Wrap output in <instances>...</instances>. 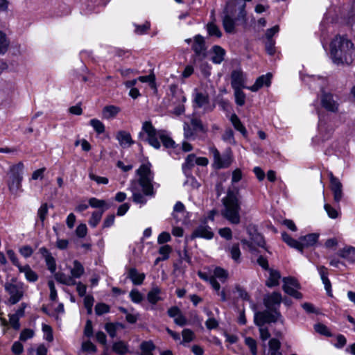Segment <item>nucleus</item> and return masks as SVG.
<instances>
[{"mask_svg": "<svg viewBox=\"0 0 355 355\" xmlns=\"http://www.w3.org/2000/svg\"><path fill=\"white\" fill-rule=\"evenodd\" d=\"M246 3L241 0H229L223 10L222 24L227 33H235L241 23H247Z\"/></svg>", "mask_w": 355, "mask_h": 355, "instance_id": "nucleus-1", "label": "nucleus"}, {"mask_svg": "<svg viewBox=\"0 0 355 355\" xmlns=\"http://www.w3.org/2000/svg\"><path fill=\"white\" fill-rule=\"evenodd\" d=\"M330 53L334 63L349 64L353 61L355 47L347 37L336 35L330 43Z\"/></svg>", "mask_w": 355, "mask_h": 355, "instance_id": "nucleus-2", "label": "nucleus"}, {"mask_svg": "<svg viewBox=\"0 0 355 355\" xmlns=\"http://www.w3.org/2000/svg\"><path fill=\"white\" fill-rule=\"evenodd\" d=\"M224 209L222 210V215L232 224L240 223V203L236 193L229 191L227 196L223 199Z\"/></svg>", "mask_w": 355, "mask_h": 355, "instance_id": "nucleus-3", "label": "nucleus"}, {"mask_svg": "<svg viewBox=\"0 0 355 355\" xmlns=\"http://www.w3.org/2000/svg\"><path fill=\"white\" fill-rule=\"evenodd\" d=\"M150 164H144L137 170V174L139 175L138 182L142 187L144 194L153 196L154 195L153 180L154 178L153 173L150 170Z\"/></svg>", "mask_w": 355, "mask_h": 355, "instance_id": "nucleus-4", "label": "nucleus"}, {"mask_svg": "<svg viewBox=\"0 0 355 355\" xmlns=\"http://www.w3.org/2000/svg\"><path fill=\"white\" fill-rule=\"evenodd\" d=\"M319 235L315 233L309 234L300 238V241H297L291 238L286 232L282 234L283 241L290 247L293 248L298 251L302 252L304 248L312 246L316 243L318 240Z\"/></svg>", "mask_w": 355, "mask_h": 355, "instance_id": "nucleus-5", "label": "nucleus"}, {"mask_svg": "<svg viewBox=\"0 0 355 355\" xmlns=\"http://www.w3.org/2000/svg\"><path fill=\"white\" fill-rule=\"evenodd\" d=\"M162 131H157L150 121H145L143 123L141 130L139 133V138L143 141L148 142L153 148L159 149L160 143L158 138L159 132Z\"/></svg>", "mask_w": 355, "mask_h": 355, "instance_id": "nucleus-6", "label": "nucleus"}, {"mask_svg": "<svg viewBox=\"0 0 355 355\" xmlns=\"http://www.w3.org/2000/svg\"><path fill=\"white\" fill-rule=\"evenodd\" d=\"M24 168V166L22 162H19L10 168L8 187L12 194H17L19 191H21V182L23 180L22 172Z\"/></svg>", "mask_w": 355, "mask_h": 355, "instance_id": "nucleus-7", "label": "nucleus"}, {"mask_svg": "<svg viewBox=\"0 0 355 355\" xmlns=\"http://www.w3.org/2000/svg\"><path fill=\"white\" fill-rule=\"evenodd\" d=\"M209 151L213 156L214 166L216 168H225L231 165L233 161V157L232 150L230 148L226 149L223 155H220L219 151L215 146L209 147Z\"/></svg>", "mask_w": 355, "mask_h": 355, "instance_id": "nucleus-8", "label": "nucleus"}, {"mask_svg": "<svg viewBox=\"0 0 355 355\" xmlns=\"http://www.w3.org/2000/svg\"><path fill=\"white\" fill-rule=\"evenodd\" d=\"M282 319L279 311H271L266 309L263 311H257L254 313V321L257 326L261 327L266 323L276 322Z\"/></svg>", "mask_w": 355, "mask_h": 355, "instance_id": "nucleus-9", "label": "nucleus"}, {"mask_svg": "<svg viewBox=\"0 0 355 355\" xmlns=\"http://www.w3.org/2000/svg\"><path fill=\"white\" fill-rule=\"evenodd\" d=\"M5 290L9 294L8 300L11 304H15L21 300L24 295V291L21 284H13L7 282L5 284Z\"/></svg>", "mask_w": 355, "mask_h": 355, "instance_id": "nucleus-10", "label": "nucleus"}, {"mask_svg": "<svg viewBox=\"0 0 355 355\" xmlns=\"http://www.w3.org/2000/svg\"><path fill=\"white\" fill-rule=\"evenodd\" d=\"M328 177L330 182L329 187L334 196V200L336 204H339L344 196L343 184L340 180L334 175L332 172L328 173Z\"/></svg>", "mask_w": 355, "mask_h": 355, "instance_id": "nucleus-11", "label": "nucleus"}, {"mask_svg": "<svg viewBox=\"0 0 355 355\" xmlns=\"http://www.w3.org/2000/svg\"><path fill=\"white\" fill-rule=\"evenodd\" d=\"M283 282L282 288L286 293L296 299L302 297V294L297 291V289L300 288V284L295 278L285 277L283 279Z\"/></svg>", "mask_w": 355, "mask_h": 355, "instance_id": "nucleus-12", "label": "nucleus"}, {"mask_svg": "<svg viewBox=\"0 0 355 355\" xmlns=\"http://www.w3.org/2000/svg\"><path fill=\"white\" fill-rule=\"evenodd\" d=\"M320 103L322 107L329 112H336L338 110V97L330 92L322 93Z\"/></svg>", "mask_w": 355, "mask_h": 355, "instance_id": "nucleus-13", "label": "nucleus"}, {"mask_svg": "<svg viewBox=\"0 0 355 355\" xmlns=\"http://www.w3.org/2000/svg\"><path fill=\"white\" fill-rule=\"evenodd\" d=\"M334 133V128L332 125L327 122L324 119L320 117L318 122V135L316 136L315 139L318 141H324L329 139Z\"/></svg>", "mask_w": 355, "mask_h": 355, "instance_id": "nucleus-14", "label": "nucleus"}, {"mask_svg": "<svg viewBox=\"0 0 355 355\" xmlns=\"http://www.w3.org/2000/svg\"><path fill=\"white\" fill-rule=\"evenodd\" d=\"M171 102L173 105L178 103L173 110L175 115H181L184 112V106L183 104L180 103L186 101V97L182 90H171Z\"/></svg>", "mask_w": 355, "mask_h": 355, "instance_id": "nucleus-15", "label": "nucleus"}, {"mask_svg": "<svg viewBox=\"0 0 355 355\" xmlns=\"http://www.w3.org/2000/svg\"><path fill=\"white\" fill-rule=\"evenodd\" d=\"M214 232L211 228L207 225V221L205 220L200 225H198L191 234V239L196 238H202L210 240L214 237Z\"/></svg>", "mask_w": 355, "mask_h": 355, "instance_id": "nucleus-16", "label": "nucleus"}, {"mask_svg": "<svg viewBox=\"0 0 355 355\" xmlns=\"http://www.w3.org/2000/svg\"><path fill=\"white\" fill-rule=\"evenodd\" d=\"M282 297L278 292H272L267 294L263 297V304L266 309L271 311H279Z\"/></svg>", "mask_w": 355, "mask_h": 355, "instance_id": "nucleus-17", "label": "nucleus"}, {"mask_svg": "<svg viewBox=\"0 0 355 355\" xmlns=\"http://www.w3.org/2000/svg\"><path fill=\"white\" fill-rule=\"evenodd\" d=\"M232 87L233 89H245L246 77L243 71L235 70L232 71L231 75Z\"/></svg>", "mask_w": 355, "mask_h": 355, "instance_id": "nucleus-18", "label": "nucleus"}, {"mask_svg": "<svg viewBox=\"0 0 355 355\" xmlns=\"http://www.w3.org/2000/svg\"><path fill=\"white\" fill-rule=\"evenodd\" d=\"M39 252L41 254L42 257L44 259L46 265L48 270L51 272L54 273L56 270V261L55 259L52 256L49 250L45 247L40 248Z\"/></svg>", "mask_w": 355, "mask_h": 355, "instance_id": "nucleus-19", "label": "nucleus"}, {"mask_svg": "<svg viewBox=\"0 0 355 355\" xmlns=\"http://www.w3.org/2000/svg\"><path fill=\"white\" fill-rule=\"evenodd\" d=\"M193 51L196 55L205 57L206 55V47L204 37L200 35L194 37V42L192 46Z\"/></svg>", "mask_w": 355, "mask_h": 355, "instance_id": "nucleus-20", "label": "nucleus"}, {"mask_svg": "<svg viewBox=\"0 0 355 355\" xmlns=\"http://www.w3.org/2000/svg\"><path fill=\"white\" fill-rule=\"evenodd\" d=\"M161 294V288L156 285H153L147 294L146 297L148 302L151 305L155 306L158 302L164 300V298L162 297Z\"/></svg>", "mask_w": 355, "mask_h": 355, "instance_id": "nucleus-21", "label": "nucleus"}, {"mask_svg": "<svg viewBox=\"0 0 355 355\" xmlns=\"http://www.w3.org/2000/svg\"><path fill=\"white\" fill-rule=\"evenodd\" d=\"M116 139L118 140L120 146L123 148H128L134 144L130 134L125 130H120L116 133Z\"/></svg>", "mask_w": 355, "mask_h": 355, "instance_id": "nucleus-22", "label": "nucleus"}, {"mask_svg": "<svg viewBox=\"0 0 355 355\" xmlns=\"http://www.w3.org/2000/svg\"><path fill=\"white\" fill-rule=\"evenodd\" d=\"M272 78V75L271 73H268L266 75H262L259 76L254 85L250 88L247 87V89H259L261 87H269L271 85V80Z\"/></svg>", "mask_w": 355, "mask_h": 355, "instance_id": "nucleus-23", "label": "nucleus"}, {"mask_svg": "<svg viewBox=\"0 0 355 355\" xmlns=\"http://www.w3.org/2000/svg\"><path fill=\"white\" fill-rule=\"evenodd\" d=\"M53 274L55 279L60 284L66 286H75L76 281L73 279L70 275H67L62 272H55Z\"/></svg>", "mask_w": 355, "mask_h": 355, "instance_id": "nucleus-24", "label": "nucleus"}, {"mask_svg": "<svg viewBox=\"0 0 355 355\" xmlns=\"http://www.w3.org/2000/svg\"><path fill=\"white\" fill-rule=\"evenodd\" d=\"M85 272V268L82 263L78 260L73 262V268L70 269V276L73 279H79Z\"/></svg>", "mask_w": 355, "mask_h": 355, "instance_id": "nucleus-25", "label": "nucleus"}, {"mask_svg": "<svg viewBox=\"0 0 355 355\" xmlns=\"http://www.w3.org/2000/svg\"><path fill=\"white\" fill-rule=\"evenodd\" d=\"M121 111L120 107L115 105H107L102 110L103 117L105 119H111L116 116Z\"/></svg>", "mask_w": 355, "mask_h": 355, "instance_id": "nucleus-26", "label": "nucleus"}, {"mask_svg": "<svg viewBox=\"0 0 355 355\" xmlns=\"http://www.w3.org/2000/svg\"><path fill=\"white\" fill-rule=\"evenodd\" d=\"M338 255L347 261L354 263L355 261V248L351 246L344 248L339 251Z\"/></svg>", "mask_w": 355, "mask_h": 355, "instance_id": "nucleus-27", "label": "nucleus"}, {"mask_svg": "<svg viewBox=\"0 0 355 355\" xmlns=\"http://www.w3.org/2000/svg\"><path fill=\"white\" fill-rule=\"evenodd\" d=\"M128 277L131 279L133 284L140 285L145 279V274L139 273L136 268H132L128 271Z\"/></svg>", "mask_w": 355, "mask_h": 355, "instance_id": "nucleus-28", "label": "nucleus"}, {"mask_svg": "<svg viewBox=\"0 0 355 355\" xmlns=\"http://www.w3.org/2000/svg\"><path fill=\"white\" fill-rule=\"evenodd\" d=\"M19 271L24 273L26 280L30 282H35L38 279V275L31 268L29 265H25L19 267Z\"/></svg>", "mask_w": 355, "mask_h": 355, "instance_id": "nucleus-29", "label": "nucleus"}, {"mask_svg": "<svg viewBox=\"0 0 355 355\" xmlns=\"http://www.w3.org/2000/svg\"><path fill=\"white\" fill-rule=\"evenodd\" d=\"M213 55L211 60L215 64H220L224 60L225 51L220 46H214L212 48Z\"/></svg>", "mask_w": 355, "mask_h": 355, "instance_id": "nucleus-30", "label": "nucleus"}, {"mask_svg": "<svg viewBox=\"0 0 355 355\" xmlns=\"http://www.w3.org/2000/svg\"><path fill=\"white\" fill-rule=\"evenodd\" d=\"M198 275L201 279L208 282L214 291H219V289L220 288V283L217 280L214 279L213 274L210 275L206 272H198Z\"/></svg>", "mask_w": 355, "mask_h": 355, "instance_id": "nucleus-31", "label": "nucleus"}, {"mask_svg": "<svg viewBox=\"0 0 355 355\" xmlns=\"http://www.w3.org/2000/svg\"><path fill=\"white\" fill-rule=\"evenodd\" d=\"M130 190L132 193V199L135 202L140 204H145L146 202L144 196L139 191L136 182L133 181L131 182Z\"/></svg>", "mask_w": 355, "mask_h": 355, "instance_id": "nucleus-32", "label": "nucleus"}, {"mask_svg": "<svg viewBox=\"0 0 355 355\" xmlns=\"http://www.w3.org/2000/svg\"><path fill=\"white\" fill-rule=\"evenodd\" d=\"M156 347L152 340L143 341L139 346L140 355H154L153 351Z\"/></svg>", "mask_w": 355, "mask_h": 355, "instance_id": "nucleus-33", "label": "nucleus"}, {"mask_svg": "<svg viewBox=\"0 0 355 355\" xmlns=\"http://www.w3.org/2000/svg\"><path fill=\"white\" fill-rule=\"evenodd\" d=\"M269 272L270 275L266 283V286L268 287L272 288L279 285V279L281 277L279 272L277 270L272 269H270Z\"/></svg>", "mask_w": 355, "mask_h": 355, "instance_id": "nucleus-34", "label": "nucleus"}, {"mask_svg": "<svg viewBox=\"0 0 355 355\" xmlns=\"http://www.w3.org/2000/svg\"><path fill=\"white\" fill-rule=\"evenodd\" d=\"M270 355H282L280 351L281 343L277 338H272L268 343Z\"/></svg>", "mask_w": 355, "mask_h": 355, "instance_id": "nucleus-35", "label": "nucleus"}, {"mask_svg": "<svg viewBox=\"0 0 355 355\" xmlns=\"http://www.w3.org/2000/svg\"><path fill=\"white\" fill-rule=\"evenodd\" d=\"M230 121L236 130L239 131L244 137L247 136L246 128L242 124L241 121L236 114H232Z\"/></svg>", "mask_w": 355, "mask_h": 355, "instance_id": "nucleus-36", "label": "nucleus"}, {"mask_svg": "<svg viewBox=\"0 0 355 355\" xmlns=\"http://www.w3.org/2000/svg\"><path fill=\"white\" fill-rule=\"evenodd\" d=\"M214 279H218L221 283H225L228 278V272L222 268L216 267L213 271Z\"/></svg>", "mask_w": 355, "mask_h": 355, "instance_id": "nucleus-37", "label": "nucleus"}, {"mask_svg": "<svg viewBox=\"0 0 355 355\" xmlns=\"http://www.w3.org/2000/svg\"><path fill=\"white\" fill-rule=\"evenodd\" d=\"M138 80L141 83H146L150 88L156 87L155 76L153 73H150L147 76H139Z\"/></svg>", "mask_w": 355, "mask_h": 355, "instance_id": "nucleus-38", "label": "nucleus"}, {"mask_svg": "<svg viewBox=\"0 0 355 355\" xmlns=\"http://www.w3.org/2000/svg\"><path fill=\"white\" fill-rule=\"evenodd\" d=\"M104 211H105V209H102L101 211H94L92 214V216L89 218V222H88L89 225L92 227L94 228L98 225V224L99 223V222L101 221V220L102 218Z\"/></svg>", "mask_w": 355, "mask_h": 355, "instance_id": "nucleus-39", "label": "nucleus"}, {"mask_svg": "<svg viewBox=\"0 0 355 355\" xmlns=\"http://www.w3.org/2000/svg\"><path fill=\"white\" fill-rule=\"evenodd\" d=\"M113 351L119 355H124L128 352V346L122 341L116 342L112 346Z\"/></svg>", "mask_w": 355, "mask_h": 355, "instance_id": "nucleus-40", "label": "nucleus"}, {"mask_svg": "<svg viewBox=\"0 0 355 355\" xmlns=\"http://www.w3.org/2000/svg\"><path fill=\"white\" fill-rule=\"evenodd\" d=\"M194 103L198 107H202L208 103L207 95L197 92L194 97Z\"/></svg>", "mask_w": 355, "mask_h": 355, "instance_id": "nucleus-41", "label": "nucleus"}, {"mask_svg": "<svg viewBox=\"0 0 355 355\" xmlns=\"http://www.w3.org/2000/svg\"><path fill=\"white\" fill-rule=\"evenodd\" d=\"M90 125L98 134H102L105 130L104 124L98 119H93L89 121Z\"/></svg>", "mask_w": 355, "mask_h": 355, "instance_id": "nucleus-42", "label": "nucleus"}, {"mask_svg": "<svg viewBox=\"0 0 355 355\" xmlns=\"http://www.w3.org/2000/svg\"><path fill=\"white\" fill-rule=\"evenodd\" d=\"M184 211H185L184 205H183V203L178 201L175 204V205L173 207V211L172 216H173V218L177 222H178L180 220V219L178 218V214H184Z\"/></svg>", "mask_w": 355, "mask_h": 355, "instance_id": "nucleus-43", "label": "nucleus"}, {"mask_svg": "<svg viewBox=\"0 0 355 355\" xmlns=\"http://www.w3.org/2000/svg\"><path fill=\"white\" fill-rule=\"evenodd\" d=\"M207 30L210 36H215L218 38L222 36L220 30L214 23H209L207 25Z\"/></svg>", "mask_w": 355, "mask_h": 355, "instance_id": "nucleus-44", "label": "nucleus"}, {"mask_svg": "<svg viewBox=\"0 0 355 355\" xmlns=\"http://www.w3.org/2000/svg\"><path fill=\"white\" fill-rule=\"evenodd\" d=\"M159 139L166 148H174L175 141L168 136H167L164 131L159 132Z\"/></svg>", "mask_w": 355, "mask_h": 355, "instance_id": "nucleus-45", "label": "nucleus"}, {"mask_svg": "<svg viewBox=\"0 0 355 355\" xmlns=\"http://www.w3.org/2000/svg\"><path fill=\"white\" fill-rule=\"evenodd\" d=\"M182 340L181 341L182 344H184L187 343H190L194 340L195 335L193 331L189 329H184L182 332Z\"/></svg>", "mask_w": 355, "mask_h": 355, "instance_id": "nucleus-46", "label": "nucleus"}, {"mask_svg": "<svg viewBox=\"0 0 355 355\" xmlns=\"http://www.w3.org/2000/svg\"><path fill=\"white\" fill-rule=\"evenodd\" d=\"M245 344L249 347L252 355H257V341L254 338L246 337L245 338Z\"/></svg>", "mask_w": 355, "mask_h": 355, "instance_id": "nucleus-47", "label": "nucleus"}, {"mask_svg": "<svg viewBox=\"0 0 355 355\" xmlns=\"http://www.w3.org/2000/svg\"><path fill=\"white\" fill-rule=\"evenodd\" d=\"M9 42L4 33L0 31V54H3L8 49Z\"/></svg>", "mask_w": 355, "mask_h": 355, "instance_id": "nucleus-48", "label": "nucleus"}, {"mask_svg": "<svg viewBox=\"0 0 355 355\" xmlns=\"http://www.w3.org/2000/svg\"><path fill=\"white\" fill-rule=\"evenodd\" d=\"M314 329L316 332L321 335H324L328 337H331L332 335L329 330L328 327L321 323H318L314 325Z\"/></svg>", "mask_w": 355, "mask_h": 355, "instance_id": "nucleus-49", "label": "nucleus"}, {"mask_svg": "<svg viewBox=\"0 0 355 355\" xmlns=\"http://www.w3.org/2000/svg\"><path fill=\"white\" fill-rule=\"evenodd\" d=\"M48 205L46 203L42 204L37 210V217L43 224L48 214Z\"/></svg>", "mask_w": 355, "mask_h": 355, "instance_id": "nucleus-50", "label": "nucleus"}, {"mask_svg": "<svg viewBox=\"0 0 355 355\" xmlns=\"http://www.w3.org/2000/svg\"><path fill=\"white\" fill-rule=\"evenodd\" d=\"M110 306L105 303H97L95 306V313L98 315L110 312Z\"/></svg>", "mask_w": 355, "mask_h": 355, "instance_id": "nucleus-51", "label": "nucleus"}, {"mask_svg": "<svg viewBox=\"0 0 355 355\" xmlns=\"http://www.w3.org/2000/svg\"><path fill=\"white\" fill-rule=\"evenodd\" d=\"M172 251V248L170 245H162L159 250V253L162 255V259H157L156 262H157L159 260L162 259V260H166L168 259L169 257V254Z\"/></svg>", "mask_w": 355, "mask_h": 355, "instance_id": "nucleus-52", "label": "nucleus"}, {"mask_svg": "<svg viewBox=\"0 0 355 355\" xmlns=\"http://www.w3.org/2000/svg\"><path fill=\"white\" fill-rule=\"evenodd\" d=\"M235 102L237 105L243 106L245 103V94L243 90H235L234 92Z\"/></svg>", "mask_w": 355, "mask_h": 355, "instance_id": "nucleus-53", "label": "nucleus"}, {"mask_svg": "<svg viewBox=\"0 0 355 355\" xmlns=\"http://www.w3.org/2000/svg\"><path fill=\"white\" fill-rule=\"evenodd\" d=\"M324 208L329 218H331L332 219H336L338 217V216H339L338 211L337 209H336L335 208H334L329 204H327V203L324 204Z\"/></svg>", "mask_w": 355, "mask_h": 355, "instance_id": "nucleus-54", "label": "nucleus"}, {"mask_svg": "<svg viewBox=\"0 0 355 355\" xmlns=\"http://www.w3.org/2000/svg\"><path fill=\"white\" fill-rule=\"evenodd\" d=\"M94 298L92 295H86L84 297V306L87 311L88 314H91L92 313V306L94 304Z\"/></svg>", "mask_w": 355, "mask_h": 355, "instance_id": "nucleus-55", "label": "nucleus"}, {"mask_svg": "<svg viewBox=\"0 0 355 355\" xmlns=\"http://www.w3.org/2000/svg\"><path fill=\"white\" fill-rule=\"evenodd\" d=\"M42 331L44 334V339L49 342H51L53 340L52 328L46 324H42Z\"/></svg>", "mask_w": 355, "mask_h": 355, "instance_id": "nucleus-56", "label": "nucleus"}, {"mask_svg": "<svg viewBox=\"0 0 355 355\" xmlns=\"http://www.w3.org/2000/svg\"><path fill=\"white\" fill-rule=\"evenodd\" d=\"M6 254H7L8 258L10 259V260L11 261V262L12 263V264L14 266H15L16 267H17L18 269H19V267L22 266L19 263L18 258L13 250H12V249L7 250Z\"/></svg>", "mask_w": 355, "mask_h": 355, "instance_id": "nucleus-57", "label": "nucleus"}, {"mask_svg": "<svg viewBox=\"0 0 355 355\" xmlns=\"http://www.w3.org/2000/svg\"><path fill=\"white\" fill-rule=\"evenodd\" d=\"M230 251L232 259H234L235 261H239L240 259V256H241V251H240L239 245L234 244L230 248Z\"/></svg>", "mask_w": 355, "mask_h": 355, "instance_id": "nucleus-58", "label": "nucleus"}, {"mask_svg": "<svg viewBox=\"0 0 355 355\" xmlns=\"http://www.w3.org/2000/svg\"><path fill=\"white\" fill-rule=\"evenodd\" d=\"M89 205L93 208H103L106 205V202L104 200L91 198L89 200Z\"/></svg>", "mask_w": 355, "mask_h": 355, "instance_id": "nucleus-59", "label": "nucleus"}, {"mask_svg": "<svg viewBox=\"0 0 355 355\" xmlns=\"http://www.w3.org/2000/svg\"><path fill=\"white\" fill-rule=\"evenodd\" d=\"M130 297L135 303H140L143 300V295L137 289H132L130 292Z\"/></svg>", "mask_w": 355, "mask_h": 355, "instance_id": "nucleus-60", "label": "nucleus"}, {"mask_svg": "<svg viewBox=\"0 0 355 355\" xmlns=\"http://www.w3.org/2000/svg\"><path fill=\"white\" fill-rule=\"evenodd\" d=\"M223 141L228 142L231 144H235V139L234 137L233 130L230 128L225 130L223 135Z\"/></svg>", "mask_w": 355, "mask_h": 355, "instance_id": "nucleus-61", "label": "nucleus"}, {"mask_svg": "<svg viewBox=\"0 0 355 355\" xmlns=\"http://www.w3.org/2000/svg\"><path fill=\"white\" fill-rule=\"evenodd\" d=\"M89 178L90 180L95 181L98 184H107L109 182V180L107 178L98 176L92 172L89 173Z\"/></svg>", "mask_w": 355, "mask_h": 355, "instance_id": "nucleus-62", "label": "nucleus"}, {"mask_svg": "<svg viewBox=\"0 0 355 355\" xmlns=\"http://www.w3.org/2000/svg\"><path fill=\"white\" fill-rule=\"evenodd\" d=\"M87 234V227L85 224L81 223L76 229V234L79 238H84Z\"/></svg>", "mask_w": 355, "mask_h": 355, "instance_id": "nucleus-63", "label": "nucleus"}, {"mask_svg": "<svg viewBox=\"0 0 355 355\" xmlns=\"http://www.w3.org/2000/svg\"><path fill=\"white\" fill-rule=\"evenodd\" d=\"M19 252L25 258L30 257L33 253V249L30 245H24L19 248Z\"/></svg>", "mask_w": 355, "mask_h": 355, "instance_id": "nucleus-64", "label": "nucleus"}]
</instances>
